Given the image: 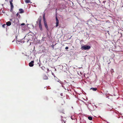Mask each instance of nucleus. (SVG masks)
Listing matches in <instances>:
<instances>
[{"label": "nucleus", "mask_w": 123, "mask_h": 123, "mask_svg": "<svg viewBox=\"0 0 123 123\" xmlns=\"http://www.w3.org/2000/svg\"><path fill=\"white\" fill-rule=\"evenodd\" d=\"M97 4V3L95 2H92V3L91 5L92 6H95L96 4Z\"/></svg>", "instance_id": "obj_8"}, {"label": "nucleus", "mask_w": 123, "mask_h": 123, "mask_svg": "<svg viewBox=\"0 0 123 123\" xmlns=\"http://www.w3.org/2000/svg\"><path fill=\"white\" fill-rule=\"evenodd\" d=\"M56 27H57L58 25L59 24V20L58 19L57 17H56Z\"/></svg>", "instance_id": "obj_4"}, {"label": "nucleus", "mask_w": 123, "mask_h": 123, "mask_svg": "<svg viewBox=\"0 0 123 123\" xmlns=\"http://www.w3.org/2000/svg\"><path fill=\"white\" fill-rule=\"evenodd\" d=\"M61 96H62V94H61Z\"/></svg>", "instance_id": "obj_30"}, {"label": "nucleus", "mask_w": 123, "mask_h": 123, "mask_svg": "<svg viewBox=\"0 0 123 123\" xmlns=\"http://www.w3.org/2000/svg\"><path fill=\"white\" fill-rule=\"evenodd\" d=\"M34 61H31V62H30L29 65V66L31 67H32L34 65Z\"/></svg>", "instance_id": "obj_3"}, {"label": "nucleus", "mask_w": 123, "mask_h": 123, "mask_svg": "<svg viewBox=\"0 0 123 123\" xmlns=\"http://www.w3.org/2000/svg\"><path fill=\"white\" fill-rule=\"evenodd\" d=\"M90 89H92L93 91H95L97 90L96 88H92Z\"/></svg>", "instance_id": "obj_10"}, {"label": "nucleus", "mask_w": 123, "mask_h": 123, "mask_svg": "<svg viewBox=\"0 0 123 123\" xmlns=\"http://www.w3.org/2000/svg\"><path fill=\"white\" fill-rule=\"evenodd\" d=\"M18 41V42H21V41Z\"/></svg>", "instance_id": "obj_24"}, {"label": "nucleus", "mask_w": 123, "mask_h": 123, "mask_svg": "<svg viewBox=\"0 0 123 123\" xmlns=\"http://www.w3.org/2000/svg\"><path fill=\"white\" fill-rule=\"evenodd\" d=\"M10 4L11 6L13 5L12 3V2H11V1L10 2Z\"/></svg>", "instance_id": "obj_17"}, {"label": "nucleus", "mask_w": 123, "mask_h": 123, "mask_svg": "<svg viewBox=\"0 0 123 123\" xmlns=\"http://www.w3.org/2000/svg\"><path fill=\"white\" fill-rule=\"evenodd\" d=\"M11 23L10 21H8L6 23V25L8 26H9L11 25Z\"/></svg>", "instance_id": "obj_6"}, {"label": "nucleus", "mask_w": 123, "mask_h": 123, "mask_svg": "<svg viewBox=\"0 0 123 123\" xmlns=\"http://www.w3.org/2000/svg\"><path fill=\"white\" fill-rule=\"evenodd\" d=\"M11 8L12 9L13 8V5L11 6Z\"/></svg>", "instance_id": "obj_16"}, {"label": "nucleus", "mask_w": 123, "mask_h": 123, "mask_svg": "<svg viewBox=\"0 0 123 123\" xmlns=\"http://www.w3.org/2000/svg\"><path fill=\"white\" fill-rule=\"evenodd\" d=\"M39 27L40 28V30L42 31L43 30L42 27V25L41 24V20H40L39 22Z\"/></svg>", "instance_id": "obj_2"}, {"label": "nucleus", "mask_w": 123, "mask_h": 123, "mask_svg": "<svg viewBox=\"0 0 123 123\" xmlns=\"http://www.w3.org/2000/svg\"><path fill=\"white\" fill-rule=\"evenodd\" d=\"M12 20V19H10V20L11 21Z\"/></svg>", "instance_id": "obj_26"}, {"label": "nucleus", "mask_w": 123, "mask_h": 123, "mask_svg": "<svg viewBox=\"0 0 123 123\" xmlns=\"http://www.w3.org/2000/svg\"><path fill=\"white\" fill-rule=\"evenodd\" d=\"M13 0H11L10 1H10H11V2H12L13 1Z\"/></svg>", "instance_id": "obj_22"}, {"label": "nucleus", "mask_w": 123, "mask_h": 123, "mask_svg": "<svg viewBox=\"0 0 123 123\" xmlns=\"http://www.w3.org/2000/svg\"><path fill=\"white\" fill-rule=\"evenodd\" d=\"M16 15L19 18H20V16L18 13H17Z\"/></svg>", "instance_id": "obj_13"}, {"label": "nucleus", "mask_w": 123, "mask_h": 123, "mask_svg": "<svg viewBox=\"0 0 123 123\" xmlns=\"http://www.w3.org/2000/svg\"><path fill=\"white\" fill-rule=\"evenodd\" d=\"M61 96H62V94H61Z\"/></svg>", "instance_id": "obj_28"}, {"label": "nucleus", "mask_w": 123, "mask_h": 123, "mask_svg": "<svg viewBox=\"0 0 123 123\" xmlns=\"http://www.w3.org/2000/svg\"><path fill=\"white\" fill-rule=\"evenodd\" d=\"M61 96H62V94H61Z\"/></svg>", "instance_id": "obj_29"}, {"label": "nucleus", "mask_w": 123, "mask_h": 123, "mask_svg": "<svg viewBox=\"0 0 123 123\" xmlns=\"http://www.w3.org/2000/svg\"><path fill=\"white\" fill-rule=\"evenodd\" d=\"M111 74H112L114 72V71H113V69H111Z\"/></svg>", "instance_id": "obj_15"}, {"label": "nucleus", "mask_w": 123, "mask_h": 123, "mask_svg": "<svg viewBox=\"0 0 123 123\" xmlns=\"http://www.w3.org/2000/svg\"><path fill=\"white\" fill-rule=\"evenodd\" d=\"M88 118L90 120H92V117H88Z\"/></svg>", "instance_id": "obj_12"}, {"label": "nucleus", "mask_w": 123, "mask_h": 123, "mask_svg": "<svg viewBox=\"0 0 123 123\" xmlns=\"http://www.w3.org/2000/svg\"><path fill=\"white\" fill-rule=\"evenodd\" d=\"M90 48L91 47L90 46L85 45L81 46V49L82 50H86L89 49H90Z\"/></svg>", "instance_id": "obj_1"}, {"label": "nucleus", "mask_w": 123, "mask_h": 123, "mask_svg": "<svg viewBox=\"0 0 123 123\" xmlns=\"http://www.w3.org/2000/svg\"><path fill=\"white\" fill-rule=\"evenodd\" d=\"M64 123H65V122H64Z\"/></svg>", "instance_id": "obj_31"}, {"label": "nucleus", "mask_w": 123, "mask_h": 123, "mask_svg": "<svg viewBox=\"0 0 123 123\" xmlns=\"http://www.w3.org/2000/svg\"><path fill=\"white\" fill-rule=\"evenodd\" d=\"M68 47H66V48H65V49H68Z\"/></svg>", "instance_id": "obj_19"}, {"label": "nucleus", "mask_w": 123, "mask_h": 123, "mask_svg": "<svg viewBox=\"0 0 123 123\" xmlns=\"http://www.w3.org/2000/svg\"><path fill=\"white\" fill-rule=\"evenodd\" d=\"M88 3H89V4H92V2H88Z\"/></svg>", "instance_id": "obj_21"}, {"label": "nucleus", "mask_w": 123, "mask_h": 123, "mask_svg": "<svg viewBox=\"0 0 123 123\" xmlns=\"http://www.w3.org/2000/svg\"><path fill=\"white\" fill-rule=\"evenodd\" d=\"M62 87H63L64 88H65L64 87L63 85H62Z\"/></svg>", "instance_id": "obj_23"}, {"label": "nucleus", "mask_w": 123, "mask_h": 123, "mask_svg": "<svg viewBox=\"0 0 123 123\" xmlns=\"http://www.w3.org/2000/svg\"><path fill=\"white\" fill-rule=\"evenodd\" d=\"M25 24H24V23H22V24H21V25H25Z\"/></svg>", "instance_id": "obj_20"}, {"label": "nucleus", "mask_w": 123, "mask_h": 123, "mask_svg": "<svg viewBox=\"0 0 123 123\" xmlns=\"http://www.w3.org/2000/svg\"><path fill=\"white\" fill-rule=\"evenodd\" d=\"M44 26L48 30V27L47 25L46 21H45V22H44Z\"/></svg>", "instance_id": "obj_5"}, {"label": "nucleus", "mask_w": 123, "mask_h": 123, "mask_svg": "<svg viewBox=\"0 0 123 123\" xmlns=\"http://www.w3.org/2000/svg\"><path fill=\"white\" fill-rule=\"evenodd\" d=\"M43 78L44 80H47L48 79V77L47 76L44 75L43 77Z\"/></svg>", "instance_id": "obj_11"}, {"label": "nucleus", "mask_w": 123, "mask_h": 123, "mask_svg": "<svg viewBox=\"0 0 123 123\" xmlns=\"http://www.w3.org/2000/svg\"><path fill=\"white\" fill-rule=\"evenodd\" d=\"M43 19L44 22H45V21H46V19L45 18L44 15L43 16Z\"/></svg>", "instance_id": "obj_14"}, {"label": "nucleus", "mask_w": 123, "mask_h": 123, "mask_svg": "<svg viewBox=\"0 0 123 123\" xmlns=\"http://www.w3.org/2000/svg\"><path fill=\"white\" fill-rule=\"evenodd\" d=\"M19 11H20V13H22L24 12V11L22 9H19Z\"/></svg>", "instance_id": "obj_9"}, {"label": "nucleus", "mask_w": 123, "mask_h": 123, "mask_svg": "<svg viewBox=\"0 0 123 123\" xmlns=\"http://www.w3.org/2000/svg\"><path fill=\"white\" fill-rule=\"evenodd\" d=\"M58 81V82H59V80H58V81Z\"/></svg>", "instance_id": "obj_27"}, {"label": "nucleus", "mask_w": 123, "mask_h": 123, "mask_svg": "<svg viewBox=\"0 0 123 123\" xmlns=\"http://www.w3.org/2000/svg\"><path fill=\"white\" fill-rule=\"evenodd\" d=\"M6 25V24H3L2 25V26L3 27H4V28L5 27V26Z\"/></svg>", "instance_id": "obj_18"}, {"label": "nucleus", "mask_w": 123, "mask_h": 123, "mask_svg": "<svg viewBox=\"0 0 123 123\" xmlns=\"http://www.w3.org/2000/svg\"><path fill=\"white\" fill-rule=\"evenodd\" d=\"M55 71H56V69H55Z\"/></svg>", "instance_id": "obj_25"}, {"label": "nucleus", "mask_w": 123, "mask_h": 123, "mask_svg": "<svg viewBox=\"0 0 123 123\" xmlns=\"http://www.w3.org/2000/svg\"><path fill=\"white\" fill-rule=\"evenodd\" d=\"M25 2L27 3H31V2H30V0H25Z\"/></svg>", "instance_id": "obj_7"}]
</instances>
